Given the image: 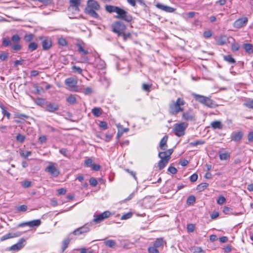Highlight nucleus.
<instances>
[{
  "mask_svg": "<svg viewBox=\"0 0 253 253\" xmlns=\"http://www.w3.org/2000/svg\"><path fill=\"white\" fill-rule=\"evenodd\" d=\"M99 126L102 129L105 130L107 128V124L104 121L100 122Z\"/></svg>",
  "mask_w": 253,
  "mask_h": 253,
  "instance_id": "55",
  "label": "nucleus"
},
{
  "mask_svg": "<svg viewBox=\"0 0 253 253\" xmlns=\"http://www.w3.org/2000/svg\"><path fill=\"white\" fill-rule=\"evenodd\" d=\"M27 210V206L26 205H21L17 208V210L19 211H25Z\"/></svg>",
  "mask_w": 253,
  "mask_h": 253,
  "instance_id": "54",
  "label": "nucleus"
},
{
  "mask_svg": "<svg viewBox=\"0 0 253 253\" xmlns=\"http://www.w3.org/2000/svg\"><path fill=\"white\" fill-rule=\"evenodd\" d=\"M45 110L50 113H54L59 109V105L55 102H46Z\"/></svg>",
  "mask_w": 253,
  "mask_h": 253,
  "instance_id": "10",
  "label": "nucleus"
},
{
  "mask_svg": "<svg viewBox=\"0 0 253 253\" xmlns=\"http://www.w3.org/2000/svg\"><path fill=\"white\" fill-rule=\"evenodd\" d=\"M148 251L149 253H159V251L157 248L154 246L153 247H149L148 249Z\"/></svg>",
  "mask_w": 253,
  "mask_h": 253,
  "instance_id": "41",
  "label": "nucleus"
},
{
  "mask_svg": "<svg viewBox=\"0 0 253 253\" xmlns=\"http://www.w3.org/2000/svg\"><path fill=\"white\" fill-rule=\"evenodd\" d=\"M248 139L249 142L253 143V131H250L248 134Z\"/></svg>",
  "mask_w": 253,
  "mask_h": 253,
  "instance_id": "63",
  "label": "nucleus"
},
{
  "mask_svg": "<svg viewBox=\"0 0 253 253\" xmlns=\"http://www.w3.org/2000/svg\"><path fill=\"white\" fill-rule=\"evenodd\" d=\"M104 244L109 248H114L116 245V242L113 240H106L104 241Z\"/></svg>",
  "mask_w": 253,
  "mask_h": 253,
  "instance_id": "29",
  "label": "nucleus"
},
{
  "mask_svg": "<svg viewBox=\"0 0 253 253\" xmlns=\"http://www.w3.org/2000/svg\"><path fill=\"white\" fill-rule=\"evenodd\" d=\"M226 202V199L224 197L220 196L217 200V203L218 205H221Z\"/></svg>",
  "mask_w": 253,
  "mask_h": 253,
  "instance_id": "42",
  "label": "nucleus"
},
{
  "mask_svg": "<svg viewBox=\"0 0 253 253\" xmlns=\"http://www.w3.org/2000/svg\"><path fill=\"white\" fill-rule=\"evenodd\" d=\"M156 6L157 8L166 12L172 13L175 10V9L172 7L167 6L160 3H157Z\"/></svg>",
  "mask_w": 253,
  "mask_h": 253,
  "instance_id": "14",
  "label": "nucleus"
},
{
  "mask_svg": "<svg viewBox=\"0 0 253 253\" xmlns=\"http://www.w3.org/2000/svg\"><path fill=\"white\" fill-rule=\"evenodd\" d=\"M168 171L172 174H175L177 171V169L175 167L172 166H170L169 168Z\"/></svg>",
  "mask_w": 253,
  "mask_h": 253,
  "instance_id": "64",
  "label": "nucleus"
},
{
  "mask_svg": "<svg viewBox=\"0 0 253 253\" xmlns=\"http://www.w3.org/2000/svg\"><path fill=\"white\" fill-rule=\"evenodd\" d=\"M66 101L70 104H74L77 102V99L75 95L71 94L67 98Z\"/></svg>",
  "mask_w": 253,
  "mask_h": 253,
  "instance_id": "26",
  "label": "nucleus"
},
{
  "mask_svg": "<svg viewBox=\"0 0 253 253\" xmlns=\"http://www.w3.org/2000/svg\"><path fill=\"white\" fill-rule=\"evenodd\" d=\"M151 86V85L144 83V84H143L142 88L143 90L146 91L147 92H149L150 91Z\"/></svg>",
  "mask_w": 253,
  "mask_h": 253,
  "instance_id": "48",
  "label": "nucleus"
},
{
  "mask_svg": "<svg viewBox=\"0 0 253 253\" xmlns=\"http://www.w3.org/2000/svg\"><path fill=\"white\" fill-rule=\"evenodd\" d=\"M188 126V123L185 122L175 124L173 130L175 135L178 137L184 135Z\"/></svg>",
  "mask_w": 253,
  "mask_h": 253,
  "instance_id": "4",
  "label": "nucleus"
},
{
  "mask_svg": "<svg viewBox=\"0 0 253 253\" xmlns=\"http://www.w3.org/2000/svg\"><path fill=\"white\" fill-rule=\"evenodd\" d=\"M192 95L196 101L209 108H214L217 106L215 102L209 97L195 93Z\"/></svg>",
  "mask_w": 253,
  "mask_h": 253,
  "instance_id": "3",
  "label": "nucleus"
},
{
  "mask_svg": "<svg viewBox=\"0 0 253 253\" xmlns=\"http://www.w3.org/2000/svg\"><path fill=\"white\" fill-rule=\"evenodd\" d=\"M224 59L226 61L228 62L230 64H233L235 63V59L230 55H225L224 56Z\"/></svg>",
  "mask_w": 253,
  "mask_h": 253,
  "instance_id": "36",
  "label": "nucleus"
},
{
  "mask_svg": "<svg viewBox=\"0 0 253 253\" xmlns=\"http://www.w3.org/2000/svg\"><path fill=\"white\" fill-rule=\"evenodd\" d=\"M196 199L195 196H189L187 200V203L188 205H191L194 203L195 202Z\"/></svg>",
  "mask_w": 253,
  "mask_h": 253,
  "instance_id": "46",
  "label": "nucleus"
},
{
  "mask_svg": "<svg viewBox=\"0 0 253 253\" xmlns=\"http://www.w3.org/2000/svg\"><path fill=\"white\" fill-rule=\"evenodd\" d=\"M38 48V44L35 42H31L28 45V49L31 51L35 50Z\"/></svg>",
  "mask_w": 253,
  "mask_h": 253,
  "instance_id": "35",
  "label": "nucleus"
},
{
  "mask_svg": "<svg viewBox=\"0 0 253 253\" xmlns=\"http://www.w3.org/2000/svg\"><path fill=\"white\" fill-rule=\"evenodd\" d=\"M159 157L161 160L158 162V167L159 169L161 170L166 166L169 160L166 157H165L164 156H161Z\"/></svg>",
  "mask_w": 253,
  "mask_h": 253,
  "instance_id": "19",
  "label": "nucleus"
},
{
  "mask_svg": "<svg viewBox=\"0 0 253 253\" xmlns=\"http://www.w3.org/2000/svg\"><path fill=\"white\" fill-rule=\"evenodd\" d=\"M244 105L247 108L253 109V99L245 102Z\"/></svg>",
  "mask_w": 253,
  "mask_h": 253,
  "instance_id": "40",
  "label": "nucleus"
},
{
  "mask_svg": "<svg viewBox=\"0 0 253 253\" xmlns=\"http://www.w3.org/2000/svg\"><path fill=\"white\" fill-rule=\"evenodd\" d=\"M35 102L36 104L42 106L45 104V100L44 99L42 98H38L35 100Z\"/></svg>",
  "mask_w": 253,
  "mask_h": 253,
  "instance_id": "37",
  "label": "nucleus"
},
{
  "mask_svg": "<svg viewBox=\"0 0 253 253\" xmlns=\"http://www.w3.org/2000/svg\"><path fill=\"white\" fill-rule=\"evenodd\" d=\"M164 241L163 238H158L154 243V246L157 248L163 246Z\"/></svg>",
  "mask_w": 253,
  "mask_h": 253,
  "instance_id": "27",
  "label": "nucleus"
},
{
  "mask_svg": "<svg viewBox=\"0 0 253 253\" xmlns=\"http://www.w3.org/2000/svg\"><path fill=\"white\" fill-rule=\"evenodd\" d=\"M112 31L121 36L126 29V26L122 22L117 21L112 25Z\"/></svg>",
  "mask_w": 253,
  "mask_h": 253,
  "instance_id": "6",
  "label": "nucleus"
},
{
  "mask_svg": "<svg viewBox=\"0 0 253 253\" xmlns=\"http://www.w3.org/2000/svg\"><path fill=\"white\" fill-rule=\"evenodd\" d=\"M56 166L57 164L55 163L50 162L45 170L50 173L52 176L57 177L60 174V171L57 169Z\"/></svg>",
  "mask_w": 253,
  "mask_h": 253,
  "instance_id": "7",
  "label": "nucleus"
},
{
  "mask_svg": "<svg viewBox=\"0 0 253 253\" xmlns=\"http://www.w3.org/2000/svg\"><path fill=\"white\" fill-rule=\"evenodd\" d=\"M34 37V36L32 34H28V35H26L24 37V40L26 42H30L32 41L33 40Z\"/></svg>",
  "mask_w": 253,
  "mask_h": 253,
  "instance_id": "38",
  "label": "nucleus"
},
{
  "mask_svg": "<svg viewBox=\"0 0 253 253\" xmlns=\"http://www.w3.org/2000/svg\"><path fill=\"white\" fill-rule=\"evenodd\" d=\"M168 139V136L167 135H165L163 138L161 140L159 147L161 150H166L168 147L167 145V141Z\"/></svg>",
  "mask_w": 253,
  "mask_h": 253,
  "instance_id": "21",
  "label": "nucleus"
},
{
  "mask_svg": "<svg viewBox=\"0 0 253 253\" xmlns=\"http://www.w3.org/2000/svg\"><path fill=\"white\" fill-rule=\"evenodd\" d=\"M25 137L22 134H18L16 136V140L20 143H22L24 141Z\"/></svg>",
  "mask_w": 253,
  "mask_h": 253,
  "instance_id": "45",
  "label": "nucleus"
},
{
  "mask_svg": "<svg viewBox=\"0 0 253 253\" xmlns=\"http://www.w3.org/2000/svg\"><path fill=\"white\" fill-rule=\"evenodd\" d=\"M117 127L118 128V131L117 134V138H119L123 134V132L122 131V129L121 128H123V126L120 124L117 125Z\"/></svg>",
  "mask_w": 253,
  "mask_h": 253,
  "instance_id": "43",
  "label": "nucleus"
},
{
  "mask_svg": "<svg viewBox=\"0 0 253 253\" xmlns=\"http://www.w3.org/2000/svg\"><path fill=\"white\" fill-rule=\"evenodd\" d=\"M240 48V45L238 43H234L231 45V49L233 51H236Z\"/></svg>",
  "mask_w": 253,
  "mask_h": 253,
  "instance_id": "51",
  "label": "nucleus"
},
{
  "mask_svg": "<svg viewBox=\"0 0 253 253\" xmlns=\"http://www.w3.org/2000/svg\"><path fill=\"white\" fill-rule=\"evenodd\" d=\"M77 80L73 78H69L65 80V84L68 86V89L71 91L78 92L79 91L77 86Z\"/></svg>",
  "mask_w": 253,
  "mask_h": 253,
  "instance_id": "8",
  "label": "nucleus"
},
{
  "mask_svg": "<svg viewBox=\"0 0 253 253\" xmlns=\"http://www.w3.org/2000/svg\"><path fill=\"white\" fill-rule=\"evenodd\" d=\"M118 8V6L112 5H106L105 6V10L110 13H116Z\"/></svg>",
  "mask_w": 253,
  "mask_h": 253,
  "instance_id": "24",
  "label": "nucleus"
},
{
  "mask_svg": "<svg viewBox=\"0 0 253 253\" xmlns=\"http://www.w3.org/2000/svg\"><path fill=\"white\" fill-rule=\"evenodd\" d=\"M111 214V212L109 211H105L101 213L94 215V217L93 221L96 223L99 222L104 219L110 217Z\"/></svg>",
  "mask_w": 253,
  "mask_h": 253,
  "instance_id": "11",
  "label": "nucleus"
},
{
  "mask_svg": "<svg viewBox=\"0 0 253 253\" xmlns=\"http://www.w3.org/2000/svg\"><path fill=\"white\" fill-rule=\"evenodd\" d=\"M41 224L40 219L33 220L32 221H28V226L30 227H38Z\"/></svg>",
  "mask_w": 253,
  "mask_h": 253,
  "instance_id": "23",
  "label": "nucleus"
},
{
  "mask_svg": "<svg viewBox=\"0 0 253 253\" xmlns=\"http://www.w3.org/2000/svg\"><path fill=\"white\" fill-rule=\"evenodd\" d=\"M125 171L128 172L130 175H131L135 180H137V177L136 176L135 172L132 170H130L128 169H125Z\"/></svg>",
  "mask_w": 253,
  "mask_h": 253,
  "instance_id": "59",
  "label": "nucleus"
},
{
  "mask_svg": "<svg viewBox=\"0 0 253 253\" xmlns=\"http://www.w3.org/2000/svg\"><path fill=\"white\" fill-rule=\"evenodd\" d=\"M195 114L192 109H189L183 112L182 115V119L187 121H194L195 120Z\"/></svg>",
  "mask_w": 253,
  "mask_h": 253,
  "instance_id": "9",
  "label": "nucleus"
},
{
  "mask_svg": "<svg viewBox=\"0 0 253 253\" xmlns=\"http://www.w3.org/2000/svg\"><path fill=\"white\" fill-rule=\"evenodd\" d=\"M20 154L22 157L26 158L28 157L31 156V152L29 151H22L20 152Z\"/></svg>",
  "mask_w": 253,
  "mask_h": 253,
  "instance_id": "52",
  "label": "nucleus"
},
{
  "mask_svg": "<svg viewBox=\"0 0 253 253\" xmlns=\"http://www.w3.org/2000/svg\"><path fill=\"white\" fill-rule=\"evenodd\" d=\"M58 43L59 45L62 46H65L67 44L66 40L63 38H61L58 39Z\"/></svg>",
  "mask_w": 253,
  "mask_h": 253,
  "instance_id": "50",
  "label": "nucleus"
},
{
  "mask_svg": "<svg viewBox=\"0 0 253 253\" xmlns=\"http://www.w3.org/2000/svg\"><path fill=\"white\" fill-rule=\"evenodd\" d=\"M72 70L75 73H78L79 74H82L83 70L79 67L73 66L72 67Z\"/></svg>",
  "mask_w": 253,
  "mask_h": 253,
  "instance_id": "44",
  "label": "nucleus"
},
{
  "mask_svg": "<svg viewBox=\"0 0 253 253\" xmlns=\"http://www.w3.org/2000/svg\"><path fill=\"white\" fill-rule=\"evenodd\" d=\"M100 8V5L97 1L95 0H88L87 1V7L85 8V12L91 17L98 19L99 16L95 11L99 10Z\"/></svg>",
  "mask_w": 253,
  "mask_h": 253,
  "instance_id": "2",
  "label": "nucleus"
},
{
  "mask_svg": "<svg viewBox=\"0 0 253 253\" xmlns=\"http://www.w3.org/2000/svg\"><path fill=\"white\" fill-rule=\"evenodd\" d=\"M8 56V54L6 52H2L0 54V59L2 61L6 60Z\"/></svg>",
  "mask_w": 253,
  "mask_h": 253,
  "instance_id": "60",
  "label": "nucleus"
},
{
  "mask_svg": "<svg viewBox=\"0 0 253 253\" xmlns=\"http://www.w3.org/2000/svg\"><path fill=\"white\" fill-rule=\"evenodd\" d=\"M211 125L213 129H222L223 127L221 122L219 121H213L211 123Z\"/></svg>",
  "mask_w": 253,
  "mask_h": 253,
  "instance_id": "25",
  "label": "nucleus"
},
{
  "mask_svg": "<svg viewBox=\"0 0 253 253\" xmlns=\"http://www.w3.org/2000/svg\"><path fill=\"white\" fill-rule=\"evenodd\" d=\"M20 37L18 35H14L12 37L11 40L12 42L18 43L20 41Z\"/></svg>",
  "mask_w": 253,
  "mask_h": 253,
  "instance_id": "61",
  "label": "nucleus"
},
{
  "mask_svg": "<svg viewBox=\"0 0 253 253\" xmlns=\"http://www.w3.org/2000/svg\"><path fill=\"white\" fill-rule=\"evenodd\" d=\"M209 186V184L208 183H202L198 185L197 187V190L199 191H203L205 189H206Z\"/></svg>",
  "mask_w": 253,
  "mask_h": 253,
  "instance_id": "33",
  "label": "nucleus"
},
{
  "mask_svg": "<svg viewBox=\"0 0 253 253\" xmlns=\"http://www.w3.org/2000/svg\"><path fill=\"white\" fill-rule=\"evenodd\" d=\"M92 113L95 117H98L101 115V109L98 107H94L92 110Z\"/></svg>",
  "mask_w": 253,
  "mask_h": 253,
  "instance_id": "31",
  "label": "nucleus"
},
{
  "mask_svg": "<svg viewBox=\"0 0 253 253\" xmlns=\"http://www.w3.org/2000/svg\"><path fill=\"white\" fill-rule=\"evenodd\" d=\"M22 235V232H17L15 233H8L3 236H2L0 240L1 241H3L6 240L13 238L17 237H19Z\"/></svg>",
  "mask_w": 253,
  "mask_h": 253,
  "instance_id": "18",
  "label": "nucleus"
},
{
  "mask_svg": "<svg viewBox=\"0 0 253 253\" xmlns=\"http://www.w3.org/2000/svg\"><path fill=\"white\" fill-rule=\"evenodd\" d=\"M89 231V228L86 225L75 230L73 234L75 235H79L88 232Z\"/></svg>",
  "mask_w": 253,
  "mask_h": 253,
  "instance_id": "17",
  "label": "nucleus"
},
{
  "mask_svg": "<svg viewBox=\"0 0 253 253\" xmlns=\"http://www.w3.org/2000/svg\"><path fill=\"white\" fill-rule=\"evenodd\" d=\"M173 152V149H169L168 150H164L163 152H161L159 153L158 156L161 157V156H164L165 157L170 160V155L172 154Z\"/></svg>",
  "mask_w": 253,
  "mask_h": 253,
  "instance_id": "22",
  "label": "nucleus"
},
{
  "mask_svg": "<svg viewBox=\"0 0 253 253\" xmlns=\"http://www.w3.org/2000/svg\"><path fill=\"white\" fill-rule=\"evenodd\" d=\"M70 6L69 9H73L75 12H79V6L81 3V0H70Z\"/></svg>",
  "mask_w": 253,
  "mask_h": 253,
  "instance_id": "13",
  "label": "nucleus"
},
{
  "mask_svg": "<svg viewBox=\"0 0 253 253\" xmlns=\"http://www.w3.org/2000/svg\"><path fill=\"white\" fill-rule=\"evenodd\" d=\"M11 41L8 39H4L2 41V44L5 46H8L11 44Z\"/></svg>",
  "mask_w": 253,
  "mask_h": 253,
  "instance_id": "58",
  "label": "nucleus"
},
{
  "mask_svg": "<svg viewBox=\"0 0 253 253\" xmlns=\"http://www.w3.org/2000/svg\"><path fill=\"white\" fill-rule=\"evenodd\" d=\"M132 215V214L131 212H127L126 214H123L121 217L122 220H126L130 218Z\"/></svg>",
  "mask_w": 253,
  "mask_h": 253,
  "instance_id": "47",
  "label": "nucleus"
},
{
  "mask_svg": "<svg viewBox=\"0 0 253 253\" xmlns=\"http://www.w3.org/2000/svg\"><path fill=\"white\" fill-rule=\"evenodd\" d=\"M204 143V142L203 141L201 140H198L194 142H191L190 143V145L193 146H196L198 145H202Z\"/></svg>",
  "mask_w": 253,
  "mask_h": 253,
  "instance_id": "57",
  "label": "nucleus"
},
{
  "mask_svg": "<svg viewBox=\"0 0 253 253\" xmlns=\"http://www.w3.org/2000/svg\"><path fill=\"white\" fill-rule=\"evenodd\" d=\"M25 242V240L23 238L20 239L16 244L10 247V250L14 251H18L21 250L24 246V243Z\"/></svg>",
  "mask_w": 253,
  "mask_h": 253,
  "instance_id": "16",
  "label": "nucleus"
},
{
  "mask_svg": "<svg viewBox=\"0 0 253 253\" xmlns=\"http://www.w3.org/2000/svg\"><path fill=\"white\" fill-rule=\"evenodd\" d=\"M116 13L117 14V15L116 16V18L123 20L127 22H130L132 20L131 15L120 7H118Z\"/></svg>",
  "mask_w": 253,
  "mask_h": 253,
  "instance_id": "5",
  "label": "nucleus"
},
{
  "mask_svg": "<svg viewBox=\"0 0 253 253\" xmlns=\"http://www.w3.org/2000/svg\"><path fill=\"white\" fill-rule=\"evenodd\" d=\"M243 136V133L241 131H234L231 133V139L235 142L239 141L241 139Z\"/></svg>",
  "mask_w": 253,
  "mask_h": 253,
  "instance_id": "20",
  "label": "nucleus"
},
{
  "mask_svg": "<svg viewBox=\"0 0 253 253\" xmlns=\"http://www.w3.org/2000/svg\"><path fill=\"white\" fill-rule=\"evenodd\" d=\"M247 22L248 18L246 17H243L236 20L233 24V26L237 29H240L244 27Z\"/></svg>",
  "mask_w": 253,
  "mask_h": 253,
  "instance_id": "12",
  "label": "nucleus"
},
{
  "mask_svg": "<svg viewBox=\"0 0 253 253\" xmlns=\"http://www.w3.org/2000/svg\"><path fill=\"white\" fill-rule=\"evenodd\" d=\"M89 184L92 186H96L97 184V180L94 177H91L89 180Z\"/></svg>",
  "mask_w": 253,
  "mask_h": 253,
  "instance_id": "49",
  "label": "nucleus"
},
{
  "mask_svg": "<svg viewBox=\"0 0 253 253\" xmlns=\"http://www.w3.org/2000/svg\"><path fill=\"white\" fill-rule=\"evenodd\" d=\"M34 88L36 89V93L41 94L44 92V89L42 87L35 86Z\"/></svg>",
  "mask_w": 253,
  "mask_h": 253,
  "instance_id": "39",
  "label": "nucleus"
},
{
  "mask_svg": "<svg viewBox=\"0 0 253 253\" xmlns=\"http://www.w3.org/2000/svg\"><path fill=\"white\" fill-rule=\"evenodd\" d=\"M70 242V239L69 238L65 239L62 242V252H64V251L67 248L69 243Z\"/></svg>",
  "mask_w": 253,
  "mask_h": 253,
  "instance_id": "30",
  "label": "nucleus"
},
{
  "mask_svg": "<svg viewBox=\"0 0 253 253\" xmlns=\"http://www.w3.org/2000/svg\"><path fill=\"white\" fill-rule=\"evenodd\" d=\"M243 47L245 50L249 53L253 52V46L251 43H244Z\"/></svg>",
  "mask_w": 253,
  "mask_h": 253,
  "instance_id": "28",
  "label": "nucleus"
},
{
  "mask_svg": "<svg viewBox=\"0 0 253 253\" xmlns=\"http://www.w3.org/2000/svg\"><path fill=\"white\" fill-rule=\"evenodd\" d=\"M40 39L42 40V48L44 50H47L51 46L52 42L49 38L47 37H41Z\"/></svg>",
  "mask_w": 253,
  "mask_h": 253,
  "instance_id": "15",
  "label": "nucleus"
},
{
  "mask_svg": "<svg viewBox=\"0 0 253 253\" xmlns=\"http://www.w3.org/2000/svg\"><path fill=\"white\" fill-rule=\"evenodd\" d=\"M12 49L15 51L19 50L21 49V45L19 43H16L12 46Z\"/></svg>",
  "mask_w": 253,
  "mask_h": 253,
  "instance_id": "62",
  "label": "nucleus"
},
{
  "mask_svg": "<svg viewBox=\"0 0 253 253\" xmlns=\"http://www.w3.org/2000/svg\"><path fill=\"white\" fill-rule=\"evenodd\" d=\"M219 159L222 161L226 160L229 158L230 154L228 152H224V153H219Z\"/></svg>",
  "mask_w": 253,
  "mask_h": 253,
  "instance_id": "34",
  "label": "nucleus"
},
{
  "mask_svg": "<svg viewBox=\"0 0 253 253\" xmlns=\"http://www.w3.org/2000/svg\"><path fill=\"white\" fill-rule=\"evenodd\" d=\"M76 46L78 48L79 52L80 53H82V55H86L88 53V51L87 50L84 49L81 43H77Z\"/></svg>",
  "mask_w": 253,
  "mask_h": 253,
  "instance_id": "32",
  "label": "nucleus"
},
{
  "mask_svg": "<svg viewBox=\"0 0 253 253\" xmlns=\"http://www.w3.org/2000/svg\"><path fill=\"white\" fill-rule=\"evenodd\" d=\"M185 100L178 97L175 100H171L169 104V113L171 115L175 116L184 110L183 106L185 104Z\"/></svg>",
  "mask_w": 253,
  "mask_h": 253,
  "instance_id": "1",
  "label": "nucleus"
},
{
  "mask_svg": "<svg viewBox=\"0 0 253 253\" xmlns=\"http://www.w3.org/2000/svg\"><path fill=\"white\" fill-rule=\"evenodd\" d=\"M85 166L87 167H92L93 165V161L91 159H87L85 161Z\"/></svg>",
  "mask_w": 253,
  "mask_h": 253,
  "instance_id": "56",
  "label": "nucleus"
},
{
  "mask_svg": "<svg viewBox=\"0 0 253 253\" xmlns=\"http://www.w3.org/2000/svg\"><path fill=\"white\" fill-rule=\"evenodd\" d=\"M92 92V89L91 87H87L86 88H85L84 91H83V93L85 94V95H89Z\"/></svg>",
  "mask_w": 253,
  "mask_h": 253,
  "instance_id": "53",
  "label": "nucleus"
}]
</instances>
